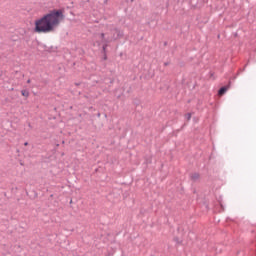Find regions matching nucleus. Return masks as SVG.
<instances>
[{"label": "nucleus", "mask_w": 256, "mask_h": 256, "mask_svg": "<svg viewBox=\"0 0 256 256\" xmlns=\"http://www.w3.org/2000/svg\"><path fill=\"white\" fill-rule=\"evenodd\" d=\"M64 20L62 10H52L34 21L33 31L37 34L54 32Z\"/></svg>", "instance_id": "nucleus-1"}, {"label": "nucleus", "mask_w": 256, "mask_h": 256, "mask_svg": "<svg viewBox=\"0 0 256 256\" xmlns=\"http://www.w3.org/2000/svg\"><path fill=\"white\" fill-rule=\"evenodd\" d=\"M112 34H113V36L108 37V38L106 39V38H105V34H104V33H101L100 38H101L102 41H104V42H106V43L117 40V39H118V36H119V31H118L117 29H114V30H112ZM115 34H117V36H116Z\"/></svg>", "instance_id": "nucleus-2"}, {"label": "nucleus", "mask_w": 256, "mask_h": 256, "mask_svg": "<svg viewBox=\"0 0 256 256\" xmlns=\"http://www.w3.org/2000/svg\"><path fill=\"white\" fill-rule=\"evenodd\" d=\"M229 88H230V85L221 87L219 90V96H223L229 90Z\"/></svg>", "instance_id": "nucleus-3"}, {"label": "nucleus", "mask_w": 256, "mask_h": 256, "mask_svg": "<svg viewBox=\"0 0 256 256\" xmlns=\"http://www.w3.org/2000/svg\"><path fill=\"white\" fill-rule=\"evenodd\" d=\"M21 95L23 97L28 98L30 96V92L28 90H26V89H23V90H21Z\"/></svg>", "instance_id": "nucleus-4"}, {"label": "nucleus", "mask_w": 256, "mask_h": 256, "mask_svg": "<svg viewBox=\"0 0 256 256\" xmlns=\"http://www.w3.org/2000/svg\"><path fill=\"white\" fill-rule=\"evenodd\" d=\"M186 117H187L188 120H190L191 119V114H186Z\"/></svg>", "instance_id": "nucleus-5"}, {"label": "nucleus", "mask_w": 256, "mask_h": 256, "mask_svg": "<svg viewBox=\"0 0 256 256\" xmlns=\"http://www.w3.org/2000/svg\"><path fill=\"white\" fill-rule=\"evenodd\" d=\"M106 48H107V45H104V46H103V50L105 51V50H106Z\"/></svg>", "instance_id": "nucleus-6"}, {"label": "nucleus", "mask_w": 256, "mask_h": 256, "mask_svg": "<svg viewBox=\"0 0 256 256\" xmlns=\"http://www.w3.org/2000/svg\"><path fill=\"white\" fill-rule=\"evenodd\" d=\"M24 145H25V146H27V145H28V143H25Z\"/></svg>", "instance_id": "nucleus-7"}]
</instances>
